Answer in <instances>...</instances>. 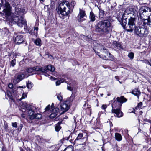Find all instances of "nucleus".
I'll return each instance as SVG.
<instances>
[{"mask_svg": "<svg viewBox=\"0 0 151 151\" xmlns=\"http://www.w3.org/2000/svg\"><path fill=\"white\" fill-rule=\"evenodd\" d=\"M116 103L115 102H114L112 104V107L113 108L112 110V113H115L118 117H122L123 115V114L122 112L121 111L120 108L116 109H114V108L116 107L115 105Z\"/></svg>", "mask_w": 151, "mask_h": 151, "instance_id": "obj_10", "label": "nucleus"}, {"mask_svg": "<svg viewBox=\"0 0 151 151\" xmlns=\"http://www.w3.org/2000/svg\"><path fill=\"white\" fill-rule=\"evenodd\" d=\"M151 12L150 15L148 16V17L147 19H151V9L145 6H142L139 9V16L141 19H142L143 16L146 12ZM143 19H144V18Z\"/></svg>", "mask_w": 151, "mask_h": 151, "instance_id": "obj_8", "label": "nucleus"}, {"mask_svg": "<svg viewBox=\"0 0 151 151\" xmlns=\"http://www.w3.org/2000/svg\"><path fill=\"white\" fill-rule=\"evenodd\" d=\"M142 104V102H140L138 103L137 106L139 107H141Z\"/></svg>", "mask_w": 151, "mask_h": 151, "instance_id": "obj_51", "label": "nucleus"}, {"mask_svg": "<svg viewBox=\"0 0 151 151\" xmlns=\"http://www.w3.org/2000/svg\"><path fill=\"white\" fill-rule=\"evenodd\" d=\"M86 109L87 110H88V112H90L91 111V110L90 106H88V109Z\"/></svg>", "mask_w": 151, "mask_h": 151, "instance_id": "obj_52", "label": "nucleus"}, {"mask_svg": "<svg viewBox=\"0 0 151 151\" xmlns=\"http://www.w3.org/2000/svg\"><path fill=\"white\" fill-rule=\"evenodd\" d=\"M49 6H50L49 5H46L44 6V9L46 11H49V9L50 8H49Z\"/></svg>", "mask_w": 151, "mask_h": 151, "instance_id": "obj_42", "label": "nucleus"}, {"mask_svg": "<svg viewBox=\"0 0 151 151\" xmlns=\"http://www.w3.org/2000/svg\"><path fill=\"white\" fill-rule=\"evenodd\" d=\"M73 147L71 146L67 147L63 151H73Z\"/></svg>", "mask_w": 151, "mask_h": 151, "instance_id": "obj_31", "label": "nucleus"}, {"mask_svg": "<svg viewBox=\"0 0 151 151\" xmlns=\"http://www.w3.org/2000/svg\"><path fill=\"white\" fill-rule=\"evenodd\" d=\"M111 23L108 20L100 22L96 25V31L101 35H104L109 33Z\"/></svg>", "mask_w": 151, "mask_h": 151, "instance_id": "obj_1", "label": "nucleus"}, {"mask_svg": "<svg viewBox=\"0 0 151 151\" xmlns=\"http://www.w3.org/2000/svg\"><path fill=\"white\" fill-rule=\"evenodd\" d=\"M65 81L64 79H61L60 80L57 81L56 82V86L59 85L61 83H63Z\"/></svg>", "mask_w": 151, "mask_h": 151, "instance_id": "obj_28", "label": "nucleus"}, {"mask_svg": "<svg viewBox=\"0 0 151 151\" xmlns=\"http://www.w3.org/2000/svg\"><path fill=\"white\" fill-rule=\"evenodd\" d=\"M27 94L26 93H23L22 97L20 99H18L20 101L22 100L23 99H25L27 97Z\"/></svg>", "mask_w": 151, "mask_h": 151, "instance_id": "obj_35", "label": "nucleus"}, {"mask_svg": "<svg viewBox=\"0 0 151 151\" xmlns=\"http://www.w3.org/2000/svg\"><path fill=\"white\" fill-rule=\"evenodd\" d=\"M90 17L91 19H95V16L92 12H90Z\"/></svg>", "mask_w": 151, "mask_h": 151, "instance_id": "obj_38", "label": "nucleus"}, {"mask_svg": "<svg viewBox=\"0 0 151 151\" xmlns=\"http://www.w3.org/2000/svg\"><path fill=\"white\" fill-rule=\"evenodd\" d=\"M49 5L50 6H49V8H50V9H49V11H50V10H51L54 8L55 6L53 4H52V3H51V4Z\"/></svg>", "mask_w": 151, "mask_h": 151, "instance_id": "obj_43", "label": "nucleus"}, {"mask_svg": "<svg viewBox=\"0 0 151 151\" xmlns=\"http://www.w3.org/2000/svg\"><path fill=\"white\" fill-rule=\"evenodd\" d=\"M134 56V54L133 52H131L128 55V56L131 60L133 59Z\"/></svg>", "mask_w": 151, "mask_h": 151, "instance_id": "obj_33", "label": "nucleus"}, {"mask_svg": "<svg viewBox=\"0 0 151 151\" xmlns=\"http://www.w3.org/2000/svg\"><path fill=\"white\" fill-rule=\"evenodd\" d=\"M116 99L118 102L121 103V104L123 103L126 102L127 101V99L124 97L123 96H121L120 97H118Z\"/></svg>", "mask_w": 151, "mask_h": 151, "instance_id": "obj_20", "label": "nucleus"}, {"mask_svg": "<svg viewBox=\"0 0 151 151\" xmlns=\"http://www.w3.org/2000/svg\"><path fill=\"white\" fill-rule=\"evenodd\" d=\"M44 69L45 72H41V73L44 74V75L48 77L52 80H55V78L52 77V76L46 73L47 72L48 70L50 71L51 72H53L55 70V67L51 65H48L44 67H41Z\"/></svg>", "mask_w": 151, "mask_h": 151, "instance_id": "obj_6", "label": "nucleus"}, {"mask_svg": "<svg viewBox=\"0 0 151 151\" xmlns=\"http://www.w3.org/2000/svg\"><path fill=\"white\" fill-rule=\"evenodd\" d=\"M61 129V127L58 124L55 127V130L57 132H58Z\"/></svg>", "mask_w": 151, "mask_h": 151, "instance_id": "obj_37", "label": "nucleus"}, {"mask_svg": "<svg viewBox=\"0 0 151 151\" xmlns=\"http://www.w3.org/2000/svg\"><path fill=\"white\" fill-rule=\"evenodd\" d=\"M23 127V125L22 124H20L19 127L18 129L21 130Z\"/></svg>", "mask_w": 151, "mask_h": 151, "instance_id": "obj_49", "label": "nucleus"}, {"mask_svg": "<svg viewBox=\"0 0 151 151\" xmlns=\"http://www.w3.org/2000/svg\"><path fill=\"white\" fill-rule=\"evenodd\" d=\"M95 20V19H92V21H93H93H94Z\"/></svg>", "mask_w": 151, "mask_h": 151, "instance_id": "obj_62", "label": "nucleus"}, {"mask_svg": "<svg viewBox=\"0 0 151 151\" xmlns=\"http://www.w3.org/2000/svg\"><path fill=\"white\" fill-rule=\"evenodd\" d=\"M115 78L117 80L118 79V77L117 76H115Z\"/></svg>", "mask_w": 151, "mask_h": 151, "instance_id": "obj_55", "label": "nucleus"}, {"mask_svg": "<svg viewBox=\"0 0 151 151\" xmlns=\"http://www.w3.org/2000/svg\"><path fill=\"white\" fill-rule=\"evenodd\" d=\"M17 35V34L16 33H14V35Z\"/></svg>", "mask_w": 151, "mask_h": 151, "instance_id": "obj_61", "label": "nucleus"}, {"mask_svg": "<svg viewBox=\"0 0 151 151\" xmlns=\"http://www.w3.org/2000/svg\"><path fill=\"white\" fill-rule=\"evenodd\" d=\"M127 19H118L119 22H120L121 24L123 27L125 28L126 26H127Z\"/></svg>", "mask_w": 151, "mask_h": 151, "instance_id": "obj_23", "label": "nucleus"}, {"mask_svg": "<svg viewBox=\"0 0 151 151\" xmlns=\"http://www.w3.org/2000/svg\"><path fill=\"white\" fill-rule=\"evenodd\" d=\"M45 0H40V1H42V2H44Z\"/></svg>", "mask_w": 151, "mask_h": 151, "instance_id": "obj_59", "label": "nucleus"}, {"mask_svg": "<svg viewBox=\"0 0 151 151\" xmlns=\"http://www.w3.org/2000/svg\"><path fill=\"white\" fill-rule=\"evenodd\" d=\"M34 42L37 45L40 46L41 45V40L40 38H37L34 41Z\"/></svg>", "mask_w": 151, "mask_h": 151, "instance_id": "obj_26", "label": "nucleus"}, {"mask_svg": "<svg viewBox=\"0 0 151 151\" xmlns=\"http://www.w3.org/2000/svg\"><path fill=\"white\" fill-rule=\"evenodd\" d=\"M148 64H149L150 66H151V63H150L149 62H148Z\"/></svg>", "mask_w": 151, "mask_h": 151, "instance_id": "obj_57", "label": "nucleus"}, {"mask_svg": "<svg viewBox=\"0 0 151 151\" xmlns=\"http://www.w3.org/2000/svg\"><path fill=\"white\" fill-rule=\"evenodd\" d=\"M6 22L9 25H12L13 24L15 23L19 27H22L24 26L25 29H27L25 19H7Z\"/></svg>", "mask_w": 151, "mask_h": 151, "instance_id": "obj_5", "label": "nucleus"}, {"mask_svg": "<svg viewBox=\"0 0 151 151\" xmlns=\"http://www.w3.org/2000/svg\"><path fill=\"white\" fill-rule=\"evenodd\" d=\"M35 118L37 119H40L41 118L42 116V115L40 114H36L35 116Z\"/></svg>", "mask_w": 151, "mask_h": 151, "instance_id": "obj_36", "label": "nucleus"}, {"mask_svg": "<svg viewBox=\"0 0 151 151\" xmlns=\"http://www.w3.org/2000/svg\"><path fill=\"white\" fill-rule=\"evenodd\" d=\"M144 22L145 24L149 25L151 24V19H143Z\"/></svg>", "mask_w": 151, "mask_h": 151, "instance_id": "obj_32", "label": "nucleus"}, {"mask_svg": "<svg viewBox=\"0 0 151 151\" xmlns=\"http://www.w3.org/2000/svg\"><path fill=\"white\" fill-rule=\"evenodd\" d=\"M61 110L63 113L67 111L69 109V106L65 103H63L60 105Z\"/></svg>", "mask_w": 151, "mask_h": 151, "instance_id": "obj_16", "label": "nucleus"}, {"mask_svg": "<svg viewBox=\"0 0 151 151\" xmlns=\"http://www.w3.org/2000/svg\"><path fill=\"white\" fill-rule=\"evenodd\" d=\"M83 137V134L82 133H79L78 135L77 138L76 139L75 141V142H76V141L81 139V138Z\"/></svg>", "mask_w": 151, "mask_h": 151, "instance_id": "obj_29", "label": "nucleus"}, {"mask_svg": "<svg viewBox=\"0 0 151 151\" xmlns=\"http://www.w3.org/2000/svg\"><path fill=\"white\" fill-rule=\"evenodd\" d=\"M44 69L39 66H37L32 68H29L27 70V72L32 74L41 73V72H45Z\"/></svg>", "mask_w": 151, "mask_h": 151, "instance_id": "obj_7", "label": "nucleus"}, {"mask_svg": "<svg viewBox=\"0 0 151 151\" xmlns=\"http://www.w3.org/2000/svg\"><path fill=\"white\" fill-rule=\"evenodd\" d=\"M131 10H132L131 9ZM129 14L131 15L132 14L133 15V12L132 10H130L129 9H126L124 12L122 16V19H127V18H130V19H135L134 18H132L131 17L130 15H129Z\"/></svg>", "mask_w": 151, "mask_h": 151, "instance_id": "obj_13", "label": "nucleus"}, {"mask_svg": "<svg viewBox=\"0 0 151 151\" xmlns=\"http://www.w3.org/2000/svg\"><path fill=\"white\" fill-rule=\"evenodd\" d=\"M115 137L116 140L118 141H121L122 139V137L121 134L118 133H115Z\"/></svg>", "mask_w": 151, "mask_h": 151, "instance_id": "obj_22", "label": "nucleus"}, {"mask_svg": "<svg viewBox=\"0 0 151 151\" xmlns=\"http://www.w3.org/2000/svg\"><path fill=\"white\" fill-rule=\"evenodd\" d=\"M12 126L16 128L17 127V124L16 122H13L12 124Z\"/></svg>", "mask_w": 151, "mask_h": 151, "instance_id": "obj_45", "label": "nucleus"}, {"mask_svg": "<svg viewBox=\"0 0 151 151\" xmlns=\"http://www.w3.org/2000/svg\"><path fill=\"white\" fill-rule=\"evenodd\" d=\"M24 38L22 35H18L15 37V42L16 43L19 44L24 41Z\"/></svg>", "mask_w": 151, "mask_h": 151, "instance_id": "obj_15", "label": "nucleus"}, {"mask_svg": "<svg viewBox=\"0 0 151 151\" xmlns=\"http://www.w3.org/2000/svg\"><path fill=\"white\" fill-rule=\"evenodd\" d=\"M25 86H19V87H18L17 88H25Z\"/></svg>", "mask_w": 151, "mask_h": 151, "instance_id": "obj_54", "label": "nucleus"}, {"mask_svg": "<svg viewBox=\"0 0 151 151\" xmlns=\"http://www.w3.org/2000/svg\"><path fill=\"white\" fill-rule=\"evenodd\" d=\"M131 93L135 96H137L138 98H139V96L140 95L141 93L140 91L138 89H135L132 91Z\"/></svg>", "mask_w": 151, "mask_h": 151, "instance_id": "obj_21", "label": "nucleus"}, {"mask_svg": "<svg viewBox=\"0 0 151 151\" xmlns=\"http://www.w3.org/2000/svg\"><path fill=\"white\" fill-rule=\"evenodd\" d=\"M135 19H129L128 24L126 26V29L128 32H132L136 27L134 23Z\"/></svg>", "mask_w": 151, "mask_h": 151, "instance_id": "obj_9", "label": "nucleus"}, {"mask_svg": "<svg viewBox=\"0 0 151 151\" xmlns=\"http://www.w3.org/2000/svg\"><path fill=\"white\" fill-rule=\"evenodd\" d=\"M7 95L9 98L12 100H13V98L12 96V93L9 91H8L7 92Z\"/></svg>", "mask_w": 151, "mask_h": 151, "instance_id": "obj_30", "label": "nucleus"}, {"mask_svg": "<svg viewBox=\"0 0 151 151\" xmlns=\"http://www.w3.org/2000/svg\"><path fill=\"white\" fill-rule=\"evenodd\" d=\"M142 28V27L140 26L138 27H136L134 29V33L139 36L140 33V28Z\"/></svg>", "mask_w": 151, "mask_h": 151, "instance_id": "obj_25", "label": "nucleus"}, {"mask_svg": "<svg viewBox=\"0 0 151 151\" xmlns=\"http://www.w3.org/2000/svg\"><path fill=\"white\" fill-rule=\"evenodd\" d=\"M67 89L70 91H72L73 90V88L72 87L70 86V85H68L67 87Z\"/></svg>", "mask_w": 151, "mask_h": 151, "instance_id": "obj_46", "label": "nucleus"}, {"mask_svg": "<svg viewBox=\"0 0 151 151\" xmlns=\"http://www.w3.org/2000/svg\"><path fill=\"white\" fill-rule=\"evenodd\" d=\"M107 107L106 105H103L101 106V108L103 109H105Z\"/></svg>", "mask_w": 151, "mask_h": 151, "instance_id": "obj_48", "label": "nucleus"}, {"mask_svg": "<svg viewBox=\"0 0 151 151\" xmlns=\"http://www.w3.org/2000/svg\"><path fill=\"white\" fill-rule=\"evenodd\" d=\"M147 122H148L151 123V120H148Z\"/></svg>", "mask_w": 151, "mask_h": 151, "instance_id": "obj_56", "label": "nucleus"}, {"mask_svg": "<svg viewBox=\"0 0 151 151\" xmlns=\"http://www.w3.org/2000/svg\"><path fill=\"white\" fill-rule=\"evenodd\" d=\"M21 108L22 111L26 112L30 119L32 120L35 119L36 113L32 106L25 104L23 105Z\"/></svg>", "mask_w": 151, "mask_h": 151, "instance_id": "obj_3", "label": "nucleus"}, {"mask_svg": "<svg viewBox=\"0 0 151 151\" xmlns=\"http://www.w3.org/2000/svg\"><path fill=\"white\" fill-rule=\"evenodd\" d=\"M24 114H22V117L23 118H25V115L26 114V112H23Z\"/></svg>", "mask_w": 151, "mask_h": 151, "instance_id": "obj_53", "label": "nucleus"}, {"mask_svg": "<svg viewBox=\"0 0 151 151\" xmlns=\"http://www.w3.org/2000/svg\"><path fill=\"white\" fill-rule=\"evenodd\" d=\"M147 151H151V149H149Z\"/></svg>", "mask_w": 151, "mask_h": 151, "instance_id": "obj_58", "label": "nucleus"}, {"mask_svg": "<svg viewBox=\"0 0 151 151\" xmlns=\"http://www.w3.org/2000/svg\"><path fill=\"white\" fill-rule=\"evenodd\" d=\"M38 27H34V30L33 31L31 30L29 32V33L32 35H37V31L38 30Z\"/></svg>", "mask_w": 151, "mask_h": 151, "instance_id": "obj_24", "label": "nucleus"}, {"mask_svg": "<svg viewBox=\"0 0 151 151\" xmlns=\"http://www.w3.org/2000/svg\"><path fill=\"white\" fill-rule=\"evenodd\" d=\"M11 9L9 4L8 2H5L3 11L6 16H9L11 14Z\"/></svg>", "mask_w": 151, "mask_h": 151, "instance_id": "obj_12", "label": "nucleus"}, {"mask_svg": "<svg viewBox=\"0 0 151 151\" xmlns=\"http://www.w3.org/2000/svg\"><path fill=\"white\" fill-rule=\"evenodd\" d=\"M78 18L80 19L83 18L85 19L86 18L85 11L79 9V12L78 16Z\"/></svg>", "mask_w": 151, "mask_h": 151, "instance_id": "obj_17", "label": "nucleus"}, {"mask_svg": "<svg viewBox=\"0 0 151 151\" xmlns=\"http://www.w3.org/2000/svg\"><path fill=\"white\" fill-rule=\"evenodd\" d=\"M59 109L58 108H55L52 109V113L50 115V117L51 118H53L56 116L58 115L59 112Z\"/></svg>", "mask_w": 151, "mask_h": 151, "instance_id": "obj_18", "label": "nucleus"}, {"mask_svg": "<svg viewBox=\"0 0 151 151\" xmlns=\"http://www.w3.org/2000/svg\"><path fill=\"white\" fill-rule=\"evenodd\" d=\"M97 49H99V50L101 51L102 50H104L103 51V54L102 55H99L97 54L98 52H97V53L96 51V48H95V49H94V51L95 53L97 54L100 58L103 59L105 60H111V58L112 57V55L109 53L107 50H106L104 47L102 46L99 45L98 48Z\"/></svg>", "mask_w": 151, "mask_h": 151, "instance_id": "obj_4", "label": "nucleus"}, {"mask_svg": "<svg viewBox=\"0 0 151 151\" xmlns=\"http://www.w3.org/2000/svg\"><path fill=\"white\" fill-rule=\"evenodd\" d=\"M56 95L58 99L60 101L62 100L63 99V96L62 95L61 93L60 92L56 94Z\"/></svg>", "mask_w": 151, "mask_h": 151, "instance_id": "obj_27", "label": "nucleus"}, {"mask_svg": "<svg viewBox=\"0 0 151 151\" xmlns=\"http://www.w3.org/2000/svg\"><path fill=\"white\" fill-rule=\"evenodd\" d=\"M8 87L9 88L12 89L13 88V85L12 84H9L8 85Z\"/></svg>", "mask_w": 151, "mask_h": 151, "instance_id": "obj_50", "label": "nucleus"}, {"mask_svg": "<svg viewBox=\"0 0 151 151\" xmlns=\"http://www.w3.org/2000/svg\"><path fill=\"white\" fill-rule=\"evenodd\" d=\"M26 77L24 75L22 74H16L14 77L13 82L16 84Z\"/></svg>", "mask_w": 151, "mask_h": 151, "instance_id": "obj_11", "label": "nucleus"}, {"mask_svg": "<svg viewBox=\"0 0 151 151\" xmlns=\"http://www.w3.org/2000/svg\"><path fill=\"white\" fill-rule=\"evenodd\" d=\"M76 3L75 1H73L71 2L70 6L71 9H73Z\"/></svg>", "mask_w": 151, "mask_h": 151, "instance_id": "obj_41", "label": "nucleus"}, {"mask_svg": "<svg viewBox=\"0 0 151 151\" xmlns=\"http://www.w3.org/2000/svg\"><path fill=\"white\" fill-rule=\"evenodd\" d=\"M3 150H4V149H2V151H3Z\"/></svg>", "mask_w": 151, "mask_h": 151, "instance_id": "obj_64", "label": "nucleus"}, {"mask_svg": "<svg viewBox=\"0 0 151 151\" xmlns=\"http://www.w3.org/2000/svg\"><path fill=\"white\" fill-rule=\"evenodd\" d=\"M50 108V105H48L45 109V111L49 110Z\"/></svg>", "mask_w": 151, "mask_h": 151, "instance_id": "obj_47", "label": "nucleus"}, {"mask_svg": "<svg viewBox=\"0 0 151 151\" xmlns=\"http://www.w3.org/2000/svg\"><path fill=\"white\" fill-rule=\"evenodd\" d=\"M86 143L85 142H84L83 143H82V144H79L78 145H77L80 147H81V146L84 147L85 145H86Z\"/></svg>", "mask_w": 151, "mask_h": 151, "instance_id": "obj_44", "label": "nucleus"}, {"mask_svg": "<svg viewBox=\"0 0 151 151\" xmlns=\"http://www.w3.org/2000/svg\"><path fill=\"white\" fill-rule=\"evenodd\" d=\"M118 81H119V82L120 83H121V82H120L119 80H118Z\"/></svg>", "mask_w": 151, "mask_h": 151, "instance_id": "obj_63", "label": "nucleus"}, {"mask_svg": "<svg viewBox=\"0 0 151 151\" xmlns=\"http://www.w3.org/2000/svg\"><path fill=\"white\" fill-rule=\"evenodd\" d=\"M33 85V84L30 81H28L27 84V87L28 88H32Z\"/></svg>", "mask_w": 151, "mask_h": 151, "instance_id": "obj_34", "label": "nucleus"}, {"mask_svg": "<svg viewBox=\"0 0 151 151\" xmlns=\"http://www.w3.org/2000/svg\"><path fill=\"white\" fill-rule=\"evenodd\" d=\"M58 12L63 16H67L72 11L70 5L67 1H63L58 7Z\"/></svg>", "mask_w": 151, "mask_h": 151, "instance_id": "obj_2", "label": "nucleus"}, {"mask_svg": "<svg viewBox=\"0 0 151 151\" xmlns=\"http://www.w3.org/2000/svg\"><path fill=\"white\" fill-rule=\"evenodd\" d=\"M16 60L14 59L13 60H12L11 62V65L12 66H14L16 64Z\"/></svg>", "mask_w": 151, "mask_h": 151, "instance_id": "obj_40", "label": "nucleus"}, {"mask_svg": "<svg viewBox=\"0 0 151 151\" xmlns=\"http://www.w3.org/2000/svg\"><path fill=\"white\" fill-rule=\"evenodd\" d=\"M25 9L22 8H18L17 9H16V12L15 13V14H16L17 13L19 14V15L18 16H16L15 17H18L19 19H22L24 17L23 16H21L25 12Z\"/></svg>", "mask_w": 151, "mask_h": 151, "instance_id": "obj_14", "label": "nucleus"}, {"mask_svg": "<svg viewBox=\"0 0 151 151\" xmlns=\"http://www.w3.org/2000/svg\"><path fill=\"white\" fill-rule=\"evenodd\" d=\"M113 44L114 46H115L117 47H120L121 46L120 45L119 43H118L116 41L114 42H113Z\"/></svg>", "mask_w": 151, "mask_h": 151, "instance_id": "obj_39", "label": "nucleus"}, {"mask_svg": "<svg viewBox=\"0 0 151 151\" xmlns=\"http://www.w3.org/2000/svg\"><path fill=\"white\" fill-rule=\"evenodd\" d=\"M148 34V32L146 28L142 27L140 28V33L139 36L142 37H145Z\"/></svg>", "mask_w": 151, "mask_h": 151, "instance_id": "obj_19", "label": "nucleus"}, {"mask_svg": "<svg viewBox=\"0 0 151 151\" xmlns=\"http://www.w3.org/2000/svg\"><path fill=\"white\" fill-rule=\"evenodd\" d=\"M53 105H54V104L53 103H52V106H51L52 108V106H53Z\"/></svg>", "mask_w": 151, "mask_h": 151, "instance_id": "obj_60", "label": "nucleus"}]
</instances>
